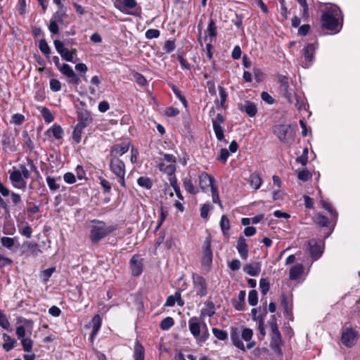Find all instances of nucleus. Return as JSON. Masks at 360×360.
<instances>
[{
  "label": "nucleus",
  "instance_id": "nucleus-18",
  "mask_svg": "<svg viewBox=\"0 0 360 360\" xmlns=\"http://www.w3.org/2000/svg\"><path fill=\"white\" fill-rule=\"evenodd\" d=\"M60 72L70 79V82L75 85H78L80 79L73 71L72 68L68 64H63L59 69Z\"/></svg>",
  "mask_w": 360,
  "mask_h": 360
},
{
  "label": "nucleus",
  "instance_id": "nucleus-9",
  "mask_svg": "<svg viewBox=\"0 0 360 360\" xmlns=\"http://www.w3.org/2000/svg\"><path fill=\"white\" fill-rule=\"evenodd\" d=\"M278 82L280 84L279 90L282 95L287 98L289 103H292L295 92L289 87L288 78L281 75L278 77Z\"/></svg>",
  "mask_w": 360,
  "mask_h": 360
},
{
  "label": "nucleus",
  "instance_id": "nucleus-62",
  "mask_svg": "<svg viewBox=\"0 0 360 360\" xmlns=\"http://www.w3.org/2000/svg\"><path fill=\"white\" fill-rule=\"evenodd\" d=\"M229 157V153L226 148H221L220 150L219 156L217 158V160L225 163Z\"/></svg>",
  "mask_w": 360,
  "mask_h": 360
},
{
  "label": "nucleus",
  "instance_id": "nucleus-41",
  "mask_svg": "<svg viewBox=\"0 0 360 360\" xmlns=\"http://www.w3.org/2000/svg\"><path fill=\"white\" fill-rule=\"evenodd\" d=\"M40 112L46 122L50 123L53 121L54 117L47 108L43 107Z\"/></svg>",
  "mask_w": 360,
  "mask_h": 360
},
{
  "label": "nucleus",
  "instance_id": "nucleus-60",
  "mask_svg": "<svg viewBox=\"0 0 360 360\" xmlns=\"http://www.w3.org/2000/svg\"><path fill=\"white\" fill-rule=\"evenodd\" d=\"M175 47H176V46H175L174 41L167 40L165 41V44L163 46V50L166 53H171L172 51H173L175 49Z\"/></svg>",
  "mask_w": 360,
  "mask_h": 360
},
{
  "label": "nucleus",
  "instance_id": "nucleus-45",
  "mask_svg": "<svg viewBox=\"0 0 360 360\" xmlns=\"http://www.w3.org/2000/svg\"><path fill=\"white\" fill-rule=\"evenodd\" d=\"M11 199L14 206L20 207L22 204V198L20 194L11 191Z\"/></svg>",
  "mask_w": 360,
  "mask_h": 360
},
{
  "label": "nucleus",
  "instance_id": "nucleus-44",
  "mask_svg": "<svg viewBox=\"0 0 360 360\" xmlns=\"http://www.w3.org/2000/svg\"><path fill=\"white\" fill-rule=\"evenodd\" d=\"M213 335L219 340H225L228 338V334L226 331L217 328H212Z\"/></svg>",
  "mask_w": 360,
  "mask_h": 360
},
{
  "label": "nucleus",
  "instance_id": "nucleus-7",
  "mask_svg": "<svg viewBox=\"0 0 360 360\" xmlns=\"http://www.w3.org/2000/svg\"><path fill=\"white\" fill-rule=\"evenodd\" d=\"M193 290L195 292L196 295L200 297L207 295V285L206 280L198 274H193L192 275Z\"/></svg>",
  "mask_w": 360,
  "mask_h": 360
},
{
  "label": "nucleus",
  "instance_id": "nucleus-52",
  "mask_svg": "<svg viewBox=\"0 0 360 360\" xmlns=\"http://www.w3.org/2000/svg\"><path fill=\"white\" fill-rule=\"evenodd\" d=\"M297 1L300 5V6H302L303 8L302 15V18L305 20H307L309 17V8H308V5L307 3V0H297Z\"/></svg>",
  "mask_w": 360,
  "mask_h": 360
},
{
  "label": "nucleus",
  "instance_id": "nucleus-36",
  "mask_svg": "<svg viewBox=\"0 0 360 360\" xmlns=\"http://www.w3.org/2000/svg\"><path fill=\"white\" fill-rule=\"evenodd\" d=\"M84 129V127H82L76 124V126L73 130V132H72V139L76 143H80L81 139H82V134L83 133Z\"/></svg>",
  "mask_w": 360,
  "mask_h": 360
},
{
  "label": "nucleus",
  "instance_id": "nucleus-31",
  "mask_svg": "<svg viewBox=\"0 0 360 360\" xmlns=\"http://www.w3.org/2000/svg\"><path fill=\"white\" fill-rule=\"evenodd\" d=\"M248 182L253 189L258 190L262 184V180L257 173H252L249 177Z\"/></svg>",
  "mask_w": 360,
  "mask_h": 360
},
{
  "label": "nucleus",
  "instance_id": "nucleus-22",
  "mask_svg": "<svg viewBox=\"0 0 360 360\" xmlns=\"http://www.w3.org/2000/svg\"><path fill=\"white\" fill-rule=\"evenodd\" d=\"M241 334L238 328H232L231 331V339L233 344L240 349L245 351V347L240 340Z\"/></svg>",
  "mask_w": 360,
  "mask_h": 360
},
{
  "label": "nucleus",
  "instance_id": "nucleus-58",
  "mask_svg": "<svg viewBox=\"0 0 360 360\" xmlns=\"http://www.w3.org/2000/svg\"><path fill=\"white\" fill-rule=\"evenodd\" d=\"M25 121V116L20 113L14 114L12 117L11 122L15 124L20 125Z\"/></svg>",
  "mask_w": 360,
  "mask_h": 360
},
{
  "label": "nucleus",
  "instance_id": "nucleus-11",
  "mask_svg": "<svg viewBox=\"0 0 360 360\" xmlns=\"http://www.w3.org/2000/svg\"><path fill=\"white\" fill-rule=\"evenodd\" d=\"M307 251L314 260L318 259L323 253L321 243L317 241L316 239L309 240L308 241Z\"/></svg>",
  "mask_w": 360,
  "mask_h": 360
},
{
  "label": "nucleus",
  "instance_id": "nucleus-26",
  "mask_svg": "<svg viewBox=\"0 0 360 360\" xmlns=\"http://www.w3.org/2000/svg\"><path fill=\"white\" fill-rule=\"evenodd\" d=\"M245 296H246L245 291L240 290L238 294V300L233 301V305L236 310H238V311L244 310L245 305Z\"/></svg>",
  "mask_w": 360,
  "mask_h": 360
},
{
  "label": "nucleus",
  "instance_id": "nucleus-21",
  "mask_svg": "<svg viewBox=\"0 0 360 360\" xmlns=\"http://www.w3.org/2000/svg\"><path fill=\"white\" fill-rule=\"evenodd\" d=\"M239 109L240 111L245 112L248 116L251 117L255 116L257 112L256 105L249 101H245L244 104L240 105Z\"/></svg>",
  "mask_w": 360,
  "mask_h": 360
},
{
  "label": "nucleus",
  "instance_id": "nucleus-40",
  "mask_svg": "<svg viewBox=\"0 0 360 360\" xmlns=\"http://www.w3.org/2000/svg\"><path fill=\"white\" fill-rule=\"evenodd\" d=\"M39 49L41 52L46 56H49L51 53V49L44 39L39 40Z\"/></svg>",
  "mask_w": 360,
  "mask_h": 360
},
{
  "label": "nucleus",
  "instance_id": "nucleus-64",
  "mask_svg": "<svg viewBox=\"0 0 360 360\" xmlns=\"http://www.w3.org/2000/svg\"><path fill=\"white\" fill-rule=\"evenodd\" d=\"M310 177L311 174L307 169H302V171H300L297 174V178L302 181H307Z\"/></svg>",
  "mask_w": 360,
  "mask_h": 360
},
{
  "label": "nucleus",
  "instance_id": "nucleus-12",
  "mask_svg": "<svg viewBox=\"0 0 360 360\" xmlns=\"http://www.w3.org/2000/svg\"><path fill=\"white\" fill-rule=\"evenodd\" d=\"M131 273L133 276H139L143 271L142 259L138 255H134L129 261Z\"/></svg>",
  "mask_w": 360,
  "mask_h": 360
},
{
  "label": "nucleus",
  "instance_id": "nucleus-25",
  "mask_svg": "<svg viewBox=\"0 0 360 360\" xmlns=\"http://www.w3.org/2000/svg\"><path fill=\"white\" fill-rule=\"evenodd\" d=\"M243 271L251 276H257L261 271V265L258 262L249 264L244 267Z\"/></svg>",
  "mask_w": 360,
  "mask_h": 360
},
{
  "label": "nucleus",
  "instance_id": "nucleus-20",
  "mask_svg": "<svg viewBox=\"0 0 360 360\" xmlns=\"http://www.w3.org/2000/svg\"><path fill=\"white\" fill-rule=\"evenodd\" d=\"M282 344L281 334L279 330L271 332V347L276 352H281V345Z\"/></svg>",
  "mask_w": 360,
  "mask_h": 360
},
{
  "label": "nucleus",
  "instance_id": "nucleus-27",
  "mask_svg": "<svg viewBox=\"0 0 360 360\" xmlns=\"http://www.w3.org/2000/svg\"><path fill=\"white\" fill-rule=\"evenodd\" d=\"M46 133L47 135H52L56 139L59 140L63 137V130L60 125L54 124Z\"/></svg>",
  "mask_w": 360,
  "mask_h": 360
},
{
  "label": "nucleus",
  "instance_id": "nucleus-55",
  "mask_svg": "<svg viewBox=\"0 0 360 360\" xmlns=\"http://www.w3.org/2000/svg\"><path fill=\"white\" fill-rule=\"evenodd\" d=\"M207 31L209 34V36L211 37H215L217 34V27L212 19L210 20L208 24Z\"/></svg>",
  "mask_w": 360,
  "mask_h": 360
},
{
  "label": "nucleus",
  "instance_id": "nucleus-61",
  "mask_svg": "<svg viewBox=\"0 0 360 360\" xmlns=\"http://www.w3.org/2000/svg\"><path fill=\"white\" fill-rule=\"evenodd\" d=\"M252 335H253L252 330H251L250 328H244L241 333V338L245 341H250L252 339Z\"/></svg>",
  "mask_w": 360,
  "mask_h": 360
},
{
  "label": "nucleus",
  "instance_id": "nucleus-35",
  "mask_svg": "<svg viewBox=\"0 0 360 360\" xmlns=\"http://www.w3.org/2000/svg\"><path fill=\"white\" fill-rule=\"evenodd\" d=\"M137 184L139 186L146 188L150 189L153 186V182L150 178L148 176H141L137 179Z\"/></svg>",
  "mask_w": 360,
  "mask_h": 360
},
{
  "label": "nucleus",
  "instance_id": "nucleus-50",
  "mask_svg": "<svg viewBox=\"0 0 360 360\" xmlns=\"http://www.w3.org/2000/svg\"><path fill=\"white\" fill-rule=\"evenodd\" d=\"M213 129L216 135L217 139L219 141H222L224 139V131L221 125H218L216 123H213Z\"/></svg>",
  "mask_w": 360,
  "mask_h": 360
},
{
  "label": "nucleus",
  "instance_id": "nucleus-4",
  "mask_svg": "<svg viewBox=\"0 0 360 360\" xmlns=\"http://www.w3.org/2000/svg\"><path fill=\"white\" fill-rule=\"evenodd\" d=\"M8 174L12 186L15 188L25 191L27 188V179L30 176V172L26 166L20 165L19 169L9 170Z\"/></svg>",
  "mask_w": 360,
  "mask_h": 360
},
{
  "label": "nucleus",
  "instance_id": "nucleus-43",
  "mask_svg": "<svg viewBox=\"0 0 360 360\" xmlns=\"http://www.w3.org/2000/svg\"><path fill=\"white\" fill-rule=\"evenodd\" d=\"M321 205L323 208L326 210L330 214L331 217L336 219L338 217V213L333 208L332 205L330 202H326L324 200L321 201Z\"/></svg>",
  "mask_w": 360,
  "mask_h": 360
},
{
  "label": "nucleus",
  "instance_id": "nucleus-47",
  "mask_svg": "<svg viewBox=\"0 0 360 360\" xmlns=\"http://www.w3.org/2000/svg\"><path fill=\"white\" fill-rule=\"evenodd\" d=\"M248 302L251 306H255L258 302V294L255 290H252L249 292Z\"/></svg>",
  "mask_w": 360,
  "mask_h": 360
},
{
  "label": "nucleus",
  "instance_id": "nucleus-1",
  "mask_svg": "<svg viewBox=\"0 0 360 360\" xmlns=\"http://www.w3.org/2000/svg\"><path fill=\"white\" fill-rule=\"evenodd\" d=\"M340 19L342 20L341 10L335 5L329 4L321 15L322 26L325 29L338 33L342 28V23L339 22Z\"/></svg>",
  "mask_w": 360,
  "mask_h": 360
},
{
  "label": "nucleus",
  "instance_id": "nucleus-16",
  "mask_svg": "<svg viewBox=\"0 0 360 360\" xmlns=\"http://www.w3.org/2000/svg\"><path fill=\"white\" fill-rule=\"evenodd\" d=\"M77 125L86 128L92 122L93 118L90 112L85 109H81L77 113Z\"/></svg>",
  "mask_w": 360,
  "mask_h": 360
},
{
  "label": "nucleus",
  "instance_id": "nucleus-5",
  "mask_svg": "<svg viewBox=\"0 0 360 360\" xmlns=\"http://www.w3.org/2000/svg\"><path fill=\"white\" fill-rule=\"evenodd\" d=\"M67 17V8H58L50 20L49 25L50 32L53 34H58L59 32L58 23L63 24Z\"/></svg>",
  "mask_w": 360,
  "mask_h": 360
},
{
  "label": "nucleus",
  "instance_id": "nucleus-49",
  "mask_svg": "<svg viewBox=\"0 0 360 360\" xmlns=\"http://www.w3.org/2000/svg\"><path fill=\"white\" fill-rule=\"evenodd\" d=\"M314 221L321 226H326L328 224V219L326 216L319 213L315 215Z\"/></svg>",
  "mask_w": 360,
  "mask_h": 360
},
{
  "label": "nucleus",
  "instance_id": "nucleus-28",
  "mask_svg": "<svg viewBox=\"0 0 360 360\" xmlns=\"http://www.w3.org/2000/svg\"><path fill=\"white\" fill-rule=\"evenodd\" d=\"M304 266L301 264H297L292 266L290 269V278L291 280H297L302 274Z\"/></svg>",
  "mask_w": 360,
  "mask_h": 360
},
{
  "label": "nucleus",
  "instance_id": "nucleus-6",
  "mask_svg": "<svg viewBox=\"0 0 360 360\" xmlns=\"http://www.w3.org/2000/svg\"><path fill=\"white\" fill-rule=\"evenodd\" d=\"M273 133L283 143L292 140V133L290 124H276L273 127Z\"/></svg>",
  "mask_w": 360,
  "mask_h": 360
},
{
  "label": "nucleus",
  "instance_id": "nucleus-38",
  "mask_svg": "<svg viewBox=\"0 0 360 360\" xmlns=\"http://www.w3.org/2000/svg\"><path fill=\"white\" fill-rule=\"evenodd\" d=\"M0 240H1V244L2 245V246H4V248H6L7 249H11L14 246L15 242V240L14 238H10V237H6V236L1 237Z\"/></svg>",
  "mask_w": 360,
  "mask_h": 360
},
{
  "label": "nucleus",
  "instance_id": "nucleus-54",
  "mask_svg": "<svg viewBox=\"0 0 360 360\" xmlns=\"http://www.w3.org/2000/svg\"><path fill=\"white\" fill-rule=\"evenodd\" d=\"M58 53L63 60L68 62H73L72 51H70L68 49L65 48Z\"/></svg>",
  "mask_w": 360,
  "mask_h": 360
},
{
  "label": "nucleus",
  "instance_id": "nucleus-32",
  "mask_svg": "<svg viewBox=\"0 0 360 360\" xmlns=\"http://www.w3.org/2000/svg\"><path fill=\"white\" fill-rule=\"evenodd\" d=\"M3 339L4 341V343L3 344V348L6 352H8L14 348L15 344L16 343V341L14 338H11L9 335L4 333L3 335Z\"/></svg>",
  "mask_w": 360,
  "mask_h": 360
},
{
  "label": "nucleus",
  "instance_id": "nucleus-39",
  "mask_svg": "<svg viewBox=\"0 0 360 360\" xmlns=\"http://www.w3.org/2000/svg\"><path fill=\"white\" fill-rule=\"evenodd\" d=\"M174 324V321L172 317L165 318L160 324V327L163 330H169Z\"/></svg>",
  "mask_w": 360,
  "mask_h": 360
},
{
  "label": "nucleus",
  "instance_id": "nucleus-46",
  "mask_svg": "<svg viewBox=\"0 0 360 360\" xmlns=\"http://www.w3.org/2000/svg\"><path fill=\"white\" fill-rule=\"evenodd\" d=\"M211 193H212V202L214 203L219 205V206L221 208H222V203H221L219 196L217 186H212Z\"/></svg>",
  "mask_w": 360,
  "mask_h": 360
},
{
  "label": "nucleus",
  "instance_id": "nucleus-37",
  "mask_svg": "<svg viewBox=\"0 0 360 360\" xmlns=\"http://www.w3.org/2000/svg\"><path fill=\"white\" fill-rule=\"evenodd\" d=\"M183 185L186 191L191 194H196L198 191L193 186L192 181L190 179L185 178L184 179Z\"/></svg>",
  "mask_w": 360,
  "mask_h": 360
},
{
  "label": "nucleus",
  "instance_id": "nucleus-33",
  "mask_svg": "<svg viewBox=\"0 0 360 360\" xmlns=\"http://www.w3.org/2000/svg\"><path fill=\"white\" fill-rule=\"evenodd\" d=\"M221 230L224 236H229V231L230 229V221L226 215H222L219 221Z\"/></svg>",
  "mask_w": 360,
  "mask_h": 360
},
{
  "label": "nucleus",
  "instance_id": "nucleus-59",
  "mask_svg": "<svg viewBox=\"0 0 360 360\" xmlns=\"http://www.w3.org/2000/svg\"><path fill=\"white\" fill-rule=\"evenodd\" d=\"M160 34V32L158 30L156 29H150L148 30L146 32V37L148 39H152L155 38H158Z\"/></svg>",
  "mask_w": 360,
  "mask_h": 360
},
{
  "label": "nucleus",
  "instance_id": "nucleus-8",
  "mask_svg": "<svg viewBox=\"0 0 360 360\" xmlns=\"http://www.w3.org/2000/svg\"><path fill=\"white\" fill-rule=\"evenodd\" d=\"M202 266L209 270L212 263V251L211 249V240L207 238L203 244V252L201 260Z\"/></svg>",
  "mask_w": 360,
  "mask_h": 360
},
{
  "label": "nucleus",
  "instance_id": "nucleus-13",
  "mask_svg": "<svg viewBox=\"0 0 360 360\" xmlns=\"http://www.w3.org/2000/svg\"><path fill=\"white\" fill-rule=\"evenodd\" d=\"M122 8H120L123 12L132 15H139L141 14V8L137 7V3L135 0H122Z\"/></svg>",
  "mask_w": 360,
  "mask_h": 360
},
{
  "label": "nucleus",
  "instance_id": "nucleus-57",
  "mask_svg": "<svg viewBox=\"0 0 360 360\" xmlns=\"http://www.w3.org/2000/svg\"><path fill=\"white\" fill-rule=\"evenodd\" d=\"M259 287L262 294L266 295L269 290V282L266 278H261L259 281Z\"/></svg>",
  "mask_w": 360,
  "mask_h": 360
},
{
  "label": "nucleus",
  "instance_id": "nucleus-51",
  "mask_svg": "<svg viewBox=\"0 0 360 360\" xmlns=\"http://www.w3.org/2000/svg\"><path fill=\"white\" fill-rule=\"evenodd\" d=\"M172 89L176 96L181 101L183 105L186 107L187 106V101L185 96L181 94V91L175 86H172Z\"/></svg>",
  "mask_w": 360,
  "mask_h": 360
},
{
  "label": "nucleus",
  "instance_id": "nucleus-30",
  "mask_svg": "<svg viewBox=\"0 0 360 360\" xmlns=\"http://www.w3.org/2000/svg\"><path fill=\"white\" fill-rule=\"evenodd\" d=\"M92 330L90 335L91 339L98 333L101 326V319L98 314L95 315L91 319Z\"/></svg>",
  "mask_w": 360,
  "mask_h": 360
},
{
  "label": "nucleus",
  "instance_id": "nucleus-56",
  "mask_svg": "<svg viewBox=\"0 0 360 360\" xmlns=\"http://www.w3.org/2000/svg\"><path fill=\"white\" fill-rule=\"evenodd\" d=\"M19 232L27 238H30L32 237V230L27 223H25V226L23 228L19 229Z\"/></svg>",
  "mask_w": 360,
  "mask_h": 360
},
{
  "label": "nucleus",
  "instance_id": "nucleus-34",
  "mask_svg": "<svg viewBox=\"0 0 360 360\" xmlns=\"http://www.w3.org/2000/svg\"><path fill=\"white\" fill-rule=\"evenodd\" d=\"M158 168L161 172L168 175H172L176 171V167L174 164L166 165L165 163L160 162L158 164Z\"/></svg>",
  "mask_w": 360,
  "mask_h": 360
},
{
  "label": "nucleus",
  "instance_id": "nucleus-48",
  "mask_svg": "<svg viewBox=\"0 0 360 360\" xmlns=\"http://www.w3.org/2000/svg\"><path fill=\"white\" fill-rule=\"evenodd\" d=\"M56 179H57L51 176L46 177V183L50 190L56 191L60 188V185L56 183Z\"/></svg>",
  "mask_w": 360,
  "mask_h": 360
},
{
  "label": "nucleus",
  "instance_id": "nucleus-63",
  "mask_svg": "<svg viewBox=\"0 0 360 360\" xmlns=\"http://www.w3.org/2000/svg\"><path fill=\"white\" fill-rule=\"evenodd\" d=\"M13 263L11 259L4 256L0 253V269H2L6 266H10Z\"/></svg>",
  "mask_w": 360,
  "mask_h": 360
},
{
  "label": "nucleus",
  "instance_id": "nucleus-42",
  "mask_svg": "<svg viewBox=\"0 0 360 360\" xmlns=\"http://www.w3.org/2000/svg\"><path fill=\"white\" fill-rule=\"evenodd\" d=\"M218 89L220 98L219 105L221 108H224V104L226 101L228 94L226 91V89L222 86H219Z\"/></svg>",
  "mask_w": 360,
  "mask_h": 360
},
{
  "label": "nucleus",
  "instance_id": "nucleus-17",
  "mask_svg": "<svg viewBox=\"0 0 360 360\" xmlns=\"http://www.w3.org/2000/svg\"><path fill=\"white\" fill-rule=\"evenodd\" d=\"M128 143L115 144L111 147L109 158H119L129 150Z\"/></svg>",
  "mask_w": 360,
  "mask_h": 360
},
{
  "label": "nucleus",
  "instance_id": "nucleus-14",
  "mask_svg": "<svg viewBox=\"0 0 360 360\" xmlns=\"http://www.w3.org/2000/svg\"><path fill=\"white\" fill-rule=\"evenodd\" d=\"M110 169L115 176L125 174V165L120 158H110Z\"/></svg>",
  "mask_w": 360,
  "mask_h": 360
},
{
  "label": "nucleus",
  "instance_id": "nucleus-3",
  "mask_svg": "<svg viewBox=\"0 0 360 360\" xmlns=\"http://www.w3.org/2000/svg\"><path fill=\"white\" fill-rule=\"evenodd\" d=\"M8 174L12 186L15 188L25 191L27 188V179L30 176V172L26 166L20 165L19 169L9 170Z\"/></svg>",
  "mask_w": 360,
  "mask_h": 360
},
{
  "label": "nucleus",
  "instance_id": "nucleus-53",
  "mask_svg": "<svg viewBox=\"0 0 360 360\" xmlns=\"http://www.w3.org/2000/svg\"><path fill=\"white\" fill-rule=\"evenodd\" d=\"M20 340L24 351L27 352H30L32 349V340L28 338H22Z\"/></svg>",
  "mask_w": 360,
  "mask_h": 360
},
{
  "label": "nucleus",
  "instance_id": "nucleus-19",
  "mask_svg": "<svg viewBox=\"0 0 360 360\" xmlns=\"http://www.w3.org/2000/svg\"><path fill=\"white\" fill-rule=\"evenodd\" d=\"M316 46L314 44H308L306 46L302 49V54L307 61V63L305 65V68H308L311 65L314 60V56L315 53Z\"/></svg>",
  "mask_w": 360,
  "mask_h": 360
},
{
  "label": "nucleus",
  "instance_id": "nucleus-29",
  "mask_svg": "<svg viewBox=\"0 0 360 360\" xmlns=\"http://www.w3.org/2000/svg\"><path fill=\"white\" fill-rule=\"evenodd\" d=\"M133 356L134 360H144L145 359L144 347L139 341L135 342Z\"/></svg>",
  "mask_w": 360,
  "mask_h": 360
},
{
  "label": "nucleus",
  "instance_id": "nucleus-24",
  "mask_svg": "<svg viewBox=\"0 0 360 360\" xmlns=\"http://www.w3.org/2000/svg\"><path fill=\"white\" fill-rule=\"evenodd\" d=\"M188 327L191 333L196 339L201 331V326L196 317H193L188 321Z\"/></svg>",
  "mask_w": 360,
  "mask_h": 360
},
{
  "label": "nucleus",
  "instance_id": "nucleus-2",
  "mask_svg": "<svg viewBox=\"0 0 360 360\" xmlns=\"http://www.w3.org/2000/svg\"><path fill=\"white\" fill-rule=\"evenodd\" d=\"M116 229V225L108 226L103 221L94 220L90 227L89 238L94 244H97Z\"/></svg>",
  "mask_w": 360,
  "mask_h": 360
},
{
  "label": "nucleus",
  "instance_id": "nucleus-10",
  "mask_svg": "<svg viewBox=\"0 0 360 360\" xmlns=\"http://www.w3.org/2000/svg\"><path fill=\"white\" fill-rule=\"evenodd\" d=\"M356 337L357 333L355 330L352 328H346L342 333L341 340L345 346L351 347L355 345Z\"/></svg>",
  "mask_w": 360,
  "mask_h": 360
},
{
  "label": "nucleus",
  "instance_id": "nucleus-23",
  "mask_svg": "<svg viewBox=\"0 0 360 360\" xmlns=\"http://www.w3.org/2000/svg\"><path fill=\"white\" fill-rule=\"evenodd\" d=\"M236 248L241 258L246 259L248 257V248L245 239L243 236L238 238Z\"/></svg>",
  "mask_w": 360,
  "mask_h": 360
},
{
  "label": "nucleus",
  "instance_id": "nucleus-15",
  "mask_svg": "<svg viewBox=\"0 0 360 360\" xmlns=\"http://www.w3.org/2000/svg\"><path fill=\"white\" fill-rule=\"evenodd\" d=\"M198 179L199 186L203 191H207L210 187L211 190L212 186H217L214 184V179L206 172H201L198 176Z\"/></svg>",
  "mask_w": 360,
  "mask_h": 360
}]
</instances>
